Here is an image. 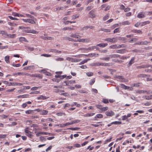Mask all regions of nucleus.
Returning <instances> with one entry per match:
<instances>
[{"label": "nucleus", "mask_w": 152, "mask_h": 152, "mask_svg": "<svg viewBox=\"0 0 152 152\" xmlns=\"http://www.w3.org/2000/svg\"><path fill=\"white\" fill-rule=\"evenodd\" d=\"M23 85V84L19 83H10L8 85L9 86H20Z\"/></svg>", "instance_id": "nucleus-12"}, {"label": "nucleus", "mask_w": 152, "mask_h": 152, "mask_svg": "<svg viewBox=\"0 0 152 152\" xmlns=\"http://www.w3.org/2000/svg\"><path fill=\"white\" fill-rule=\"evenodd\" d=\"M48 98V97L44 96L43 95H40L37 97V99L38 100H45Z\"/></svg>", "instance_id": "nucleus-17"}, {"label": "nucleus", "mask_w": 152, "mask_h": 152, "mask_svg": "<svg viewBox=\"0 0 152 152\" xmlns=\"http://www.w3.org/2000/svg\"><path fill=\"white\" fill-rule=\"evenodd\" d=\"M151 66V65H150L148 64H143L137 66V68L138 69H139L141 68H146L150 66Z\"/></svg>", "instance_id": "nucleus-15"}, {"label": "nucleus", "mask_w": 152, "mask_h": 152, "mask_svg": "<svg viewBox=\"0 0 152 152\" xmlns=\"http://www.w3.org/2000/svg\"><path fill=\"white\" fill-rule=\"evenodd\" d=\"M23 21L26 23H29L31 24H35L36 22L32 18L31 19H23Z\"/></svg>", "instance_id": "nucleus-4"}, {"label": "nucleus", "mask_w": 152, "mask_h": 152, "mask_svg": "<svg viewBox=\"0 0 152 152\" xmlns=\"http://www.w3.org/2000/svg\"><path fill=\"white\" fill-rule=\"evenodd\" d=\"M125 50V49L117 50H116V52L117 53L123 54L125 53V52L124 51Z\"/></svg>", "instance_id": "nucleus-25"}, {"label": "nucleus", "mask_w": 152, "mask_h": 152, "mask_svg": "<svg viewBox=\"0 0 152 152\" xmlns=\"http://www.w3.org/2000/svg\"><path fill=\"white\" fill-rule=\"evenodd\" d=\"M48 113V111L46 110H42L40 114L42 115H46Z\"/></svg>", "instance_id": "nucleus-30"}, {"label": "nucleus", "mask_w": 152, "mask_h": 152, "mask_svg": "<svg viewBox=\"0 0 152 152\" xmlns=\"http://www.w3.org/2000/svg\"><path fill=\"white\" fill-rule=\"evenodd\" d=\"M86 74L88 77H90L93 75V73L91 72H88L86 73Z\"/></svg>", "instance_id": "nucleus-48"}, {"label": "nucleus", "mask_w": 152, "mask_h": 152, "mask_svg": "<svg viewBox=\"0 0 152 152\" xmlns=\"http://www.w3.org/2000/svg\"><path fill=\"white\" fill-rule=\"evenodd\" d=\"M120 32V31L119 30V28H117L115 29L113 31L114 33H117V32Z\"/></svg>", "instance_id": "nucleus-58"}, {"label": "nucleus", "mask_w": 152, "mask_h": 152, "mask_svg": "<svg viewBox=\"0 0 152 152\" xmlns=\"http://www.w3.org/2000/svg\"><path fill=\"white\" fill-rule=\"evenodd\" d=\"M80 122V120L78 119L77 120H73L71 121V122L72 123V124H75V123H77Z\"/></svg>", "instance_id": "nucleus-36"}, {"label": "nucleus", "mask_w": 152, "mask_h": 152, "mask_svg": "<svg viewBox=\"0 0 152 152\" xmlns=\"http://www.w3.org/2000/svg\"><path fill=\"white\" fill-rule=\"evenodd\" d=\"M118 49L121 48H125L126 47V45L125 44H122L121 45L118 44Z\"/></svg>", "instance_id": "nucleus-47"}, {"label": "nucleus", "mask_w": 152, "mask_h": 152, "mask_svg": "<svg viewBox=\"0 0 152 152\" xmlns=\"http://www.w3.org/2000/svg\"><path fill=\"white\" fill-rule=\"evenodd\" d=\"M23 31L26 33H31L34 34H37L38 33V32L34 30L31 29L28 27H25Z\"/></svg>", "instance_id": "nucleus-1"}, {"label": "nucleus", "mask_w": 152, "mask_h": 152, "mask_svg": "<svg viewBox=\"0 0 152 152\" xmlns=\"http://www.w3.org/2000/svg\"><path fill=\"white\" fill-rule=\"evenodd\" d=\"M50 52H52L53 53H61V51H59L56 49H51L50 50Z\"/></svg>", "instance_id": "nucleus-26"}, {"label": "nucleus", "mask_w": 152, "mask_h": 152, "mask_svg": "<svg viewBox=\"0 0 152 152\" xmlns=\"http://www.w3.org/2000/svg\"><path fill=\"white\" fill-rule=\"evenodd\" d=\"M53 91V92L55 93L62 92H64V90L58 89H54Z\"/></svg>", "instance_id": "nucleus-35"}, {"label": "nucleus", "mask_w": 152, "mask_h": 152, "mask_svg": "<svg viewBox=\"0 0 152 152\" xmlns=\"http://www.w3.org/2000/svg\"><path fill=\"white\" fill-rule=\"evenodd\" d=\"M132 32L134 33H137L138 34H142V31L140 30H138L136 29H134L132 31Z\"/></svg>", "instance_id": "nucleus-29"}, {"label": "nucleus", "mask_w": 152, "mask_h": 152, "mask_svg": "<svg viewBox=\"0 0 152 152\" xmlns=\"http://www.w3.org/2000/svg\"><path fill=\"white\" fill-rule=\"evenodd\" d=\"M43 39L45 40H53L54 38L51 37H43Z\"/></svg>", "instance_id": "nucleus-40"}, {"label": "nucleus", "mask_w": 152, "mask_h": 152, "mask_svg": "<svg viewBox=\"0 0 152 152\" xmlns=\"http://www.w3.org/2000/svg\"><path fill=\"white\" fill-rule=\"evenodd\" d=\"M103 117V115L101 114H98L95 117V118H101Z\"/></svg>", "instance_id": "nucleus-28"}, {"label": "nucleus", "mask_w": 152, "mask_h": 152, "mask_svg": "<svg viewBox=\"0 0 152 152\" xmlns=\"http://www.w3.org/2000/svg\"><path fill=\"white\" fill-rule=\"evenodd\" d=\"M102 101L105 104H107L109 102L108 99H103L102 100Z\"/></svg>", "instance_id": "nucleus-54"}, {"label": "nucleus", "mask_w": 152, "mask_h": 152, "mask_svg": "<svg viewBox=\"0 0 152 152\" xmlns=\"http://www.w3.org/2000/svg\"><path fill=\"white\" fill-rule=\"evenodd\" d=\"M60 80H61L60 79H56H56L54 78L52 80L53 81L56 82L57 83L59 82L60 81Z\"/></svg>", "instance_id": "nucleus-64"}, {"label": "nucleus", "mask_w": 152, "mask_h": 152, "mask_svg": "<svg viewBox=\"0 0 152 152\" xmlns=\"http://www.w3.org/2000/svg\"><path fill=\"white\" fill-rule=\"evenodd\" d=\"M29 97V95L28 94H25L21 95H19L17 96L18 98H28Z\"/></svg>", "instance_id": "nucleus-18"}, {"label": "nucleus", "mask_w": 152, "mask_h": 152, "mask_svg": "<svg viewBox=\"0 0 152 152\" xmlns=\"http://www.w3.org/2000/svg\"><path fill=\"white\" fill-rule=\"evenodd\" d=\"M65 39L71 41H75V39L70 37H66Z\"/></svg>", "instance_id": "nucleus-42"}, {"label": "nucleus", "mask_w": 152, "mask_h": 152, "mask_svg": "<svg viewBox=\"0 0 152 152\" xmlns=\"http://www.w3.org/2000/svg\"><path fill=\"white\" fill-rule=\"evenodd\" d=\"M7 136V135L6 134H0V139L5 138Z\"/></svg>", "instance_id": "nucleus-56"}, {"label": "nucleus", "mask_w": 152, "mask_h": 152, "mask_svg": "<svg viewBox=\"0 0 152 152\" xmlns=\"http://www.w3.org/2000/svg\"><path fill=\"white\" fill-rule=\"evenodd\" d=\"M25 15H26V17L28 18H30L32 19H33L34 18V17L33 16L31 15H30V14H25Z\"/></svg>", "instance_id": "nucleus-60"}, {"label": "nucleus", "mask_w": 152, "mask_h": 152, "mask_svg": "<svg viewBox=\"0 0 152 152\" xmlns=\"http://www.w3.org/2000/svg\"><path fill=\"white\" fill-rule=\"evenodd\" d=\"M93 8V6L91 5L87 7L86 8V10L89 11Z\"/></svg>", "instance_id": "nucleus-45"}, {"label": "nucleus", "mask_w": 152, "mask_h": 152, "mask_svg": "<svg viewBox=\"0 0 152 152\" xmlns=\"http://www.w3.org/2000/svg\"><path fill=\"white\" fill-rule=\"evenodd\" d=\"M142 98H144V99H145L147 100H149L151 99V98H150V97H149V96H142Z\"/></svg>", "instance_id": "nucleus-52"}, {"label": "nucleus", "mask_w": 152, "mask_h": 152, "mask_svg": "<svg viewBox=\"0 0 152 152\" xmlns=\"http://www.w3.org/2000/svg\"><path fill=\"white\" fill-rule=\"evenodd\" d=\"M88 55V56L90 57H92L93 56L97 57L98 56L99 54H96L95 53H91V54H89Z\"/></svg>", "instance_id": "nucleus-38"}, {"label": "nucleus", "mask_w": 152, "mask_h": 152, "mask_svg": "<svg viewBox=\"0 0 152 152\" xmlns=\"http://www.w3.org/2000/svg\"><path fill=\"white\" fill-rule=\"evenodd\" d=\"M94 28V26H86L83 27L82 30H86L88 29H93Z\"/></svg>", "instance_id": "nucleus-13"}, {"label": "nucleus", "mask_w": 152, "mask_h": 152, "mask_svg": "<svg viewBox=\"0 0 152 152\" xmlns=\"http://www.w3.org/2000/svg\"><path fill=\"white\" fill-rule=\"evenodd\" d=\"M115 39V38H107L105 39H104V40L106 41L109 42H113L115 43L116 42V41L115 40H114Z\"/></svg>", "instance_id": "nucleus-11"}, {"label": "nucleus", "mask_w": 152, "mask_h": 152, "mask_svg": "<svg viewBox=\"0 0 152 152\" xmlns=\"http://www.w3.org/2000/svg\"><path fill=\"white\" fill-rule=\"evenodd\" d=\"M9 58L10 56H6L5 57V60L6 62L7 63H10L9 61Z\"/></svg>", "instance_id": "nucleus-39"}, {"label": "nucleus", "mask_w": 152, "mask_h": 152, "mask_svg": "<svg viewBox=\"0 0 152 152\" xmlns=\"http://www.w3.org/2000/svg\"><path fill=\"white\" fill-rule=\"evenodd\" d=\"M107 45V43H99L96 45L97 46H99L101 48H104Z\"/></svg>", "instance_id": "nucleus-21"}, {"label": "nucleus", "mask_w": 152, "mask_h": 152, "mask_svg": "<svg viewBox=\"0 0 152 152\" xmlns=\"http://www.w3.org/2000/svg\"><path fill=\"white\" fill-rule=\"evenodd\" d=\"M141 84L140 83H133L132 85L133 87H139L140 86V84Z\"/></svg>", "instance_id": "nucleus-43"}, {"label": "nucleus", "mask_w": 152, "mask_h": 152, "mask_svg": "<svg viewBox=\"0 0 152 152\" xmlns=\"http://www.w3.org/2000/svg\"><path fill=\"white\" fill-rule=\"evenodd\" d=\"M19 41L21 42H28V41L24 37H21L19 38Z\"/></svg>", "instance_id": "nucleus-19"}, {"label": "nucleus", "mask_w": 152, "mask_h": 152, "mask_svg": "<svg viewBox=\"0 0 152 152\" xmlns=\"http://www.w3.org/2000/svg\"><path fill=\"white\" fill-rule=\"evenodd\" d=\"M96 48V46H92L88 47L86 49L87 50H91L95 49Z\"/></svg>", "instance_id": "nucleus-44"}, {"label": "nucleus", "mask_w": 152, "mask_h": 152, "mask_svg": "<svg viewBox=\"0 0 152 152\" xmlns=\"http://www.w3.org/2000/svg\"><path fill=\"white\" fill-rule=\"evenodd\" d=\"M33 112V110H26L25 111V113L26 114H29L32 113Z\"/></svg>", "instance_id": "nucleus-55"}, {"label": "nucleus", "mask_w": 152, "mask_h": 152, "mask_svg": "<svg viewBox=\"0 0 152 152\" xmlns=\"http://www.w3.org/2000/svg\"><path fill=\"white\" fill-rule=\"evenodd\" d=\"M110 48L112 49H118V44H115L110 45Z\"/></svg>", "instance_id": "nucleus-24"}, {"label": "nucleus", "mask_w": 152, "mask_h": 152, "mask_svg": "<svg viewBox=\"0 0 152 152\" xmlns=\"http://www.w3.org/2000/svg\"><path fill=\"white\" fill-rule=\"evenodd\" d=\"M135 59V58L134 57H133L131 58V60L129 61V63L127 64V66L128 67H129L134 62V60Z\"/></svg>", "instance_id": "nucleus-14"}, {"label": "nucleus", "mask_w": 152, "mask_h": 152, "mask_svg": "<svg viewBox=\"0 0 152 152\" xmlns=\"http://www.w3.org/2000/svg\"><path fill=\"white\" fill-rule=\"evenodd\" d=\"M79 15H78V14H75L74 15H73L72 16V18L73 19H76V18H78L79 17Z\"/></svg>", "instance_id": "nucleus-57"}, {"label": "nucleus", "mask_w": 152, "mask_h": 152, "mask_svg": "<svg viewBox=\"0 0 152 152\" xmlns=\"http://www.w3.org/2000/svg\"><path fill=\"white\" fill-rule=\"evenodd\" d=\"M76 42H89L91 41V40L90 39H78L76 41Z\"/></svg>", "instance_id": "nucleus-6"}, {"label": "nucleus", "mask_w": 152, "mask_h": 152, "mask_svg": "<svg viewBox=\"0 0 152 152\" xmlns=\"http://www.w3.org/2000/svg\"><path fill=\"white\" fill-rule=\"evenodd\" d=\"M95 113H87L84 115V117H90L94 115L95 114Z\"/></svg>", "instance_id": "nucleus-33"}, {"label": "nucleus", "mask_w": 152, "mask_h": 152, "mask_svg": "<svg viewBox=\"0 0 152 152\" xmlns=\"http://www.w3.org/2000/svg\"><path fill=\"white\" fill-rule=\"evenodd\" d=\"M110 56L108 57H104L103 58H102V59L104 60L105 61H109L110 60Z\"/></svg>", "instance_id": "nucleus-62"}, {"label": "nucleus", "mask_w": 152, "mask_h": 152, "mask_svg": "<svg viewBox=\"0 0 152 152\" xmlns=\"http://www.w3.org/2000/svg\"><path fill=\"white\" fill-rule=\"evenodd\" d=\"M116 78L119 79L121 82H127L128 80L124 78L123 76H118L116 77Z\"/></svg>", "instance_id": "nucleus-8"}, {"label": "nucleus", "mask_w": 152, "mask_h": 152, "mask_svg": "<svg viewBox=\"0 0 152 152\" xmlns=\"http://www.w3.org/2000/svg\"><path fill=\"white\" fill-rule=\"evenodd\" d=\"M151 22L150 21L148 20L141 23V26H143L146 25L150 23Z\"/></svg>", "instance_id": "nucleus-20"}, {"label": "nucleus", "mask_w": 152, "mask_h": 152, "mask_svg": "<svg viewBox=\"0 0 152 152\" xmlns=\"http://www.w3.org/2000/svg\"><path fill=\"white\" fill-rule=\"evenodd\" d=\"M138 40V39L135 38H132L129 41V42L132 43L133 42H136L137 40Z\"/></svg>", "instance_id": "nucleus-41"}, {"label": "nucleus", "mask_w": 152, "mask_h": 152, "mask_svg": "<svg viewBox=\"0 0 152 152\" xmlns=\"http://www.w3.org/2000/svg\"><path fill=\"white\" fill-rule=\"evenodd\" d=\"M7 37L8 38H15L16 36V34H7Z\"/></svg>", "instance_id": "nucleus-22"}, {"label": "nucleus", "mask_w": 152, "mask_h": 152, "mask_svg": "<svg viewBox=\"0 0 152 152\" xmlns=\"http://www.w3.org/2000/svg\"><path fill=\"white\" fill-rule=\"evenodd\" d=\"M79 129V128L78 127H75V128H67V129H70L73 130H77Z\"/></svg>", "instance_id": "nucleus-51"}, {"label": "nucleus", "mask_w": 152, "mask_h": 152, "mask_svg": "<svg viewBox=\"0 0 152 152\" xmlns=\"http://www.w3.org/2000/svg\"><path fill=\"white\" fill-rule=\"evenodd\" d=\"M120 55L117 54H113L110 55V58H117L120 57Z\"/></svg>", "instance_id": "nucleus-23"}, {"label": "nucleus", "mask_w": 152, "mask_h": 152, "mask_svg": "<svg viewBox=\"0 0 152 152\" xmlns=\"http://www.w3.org/2000/svg\"><path fill=\"white\" fill-rule=\"evenodd\" d=\"M64 59L62 58H58L55 59V60L57 61H63Z\"/></svg>", "instance_id": "nucleus-59"}, {"label": "nucleus", "mask_w": 152, "mask_h": 152, "mask_svg": "<svg viewBox=\"0 0 152 152\" xmlns=\"http://www.w3.org/2000/svg\"><path fill=\"white\" fill-rule=\"evenodd\" d=\"M63 30L64 31L68 30L69 31H71L74 30V29L73 28H69L68 27H66L64 28H63Z\"/></svg>", "instance_id": "nucleus-34"}, {"label": "nucleus", "mask_w": 152, "mask_h": 152, "mask_svg": "<svg viewBox=\"0 0 152 152\" xmlns=\"http://www.w3.org/2000/svg\"><path fill=\"white\" fill-rule=\"evenodd\" d=\"M93 66H102V63H100L99 62H98L95 63H94L92 64Z\"/></svg>", "instance_id": "nucleus-32"}, {"label": "nucleus", "mask_w": 152, "mask_h": 152, "mask_svg": "<svg viewBox=\"0 0 152 152\" xmlns=\"http://www.w3.org/2000/svg\"><path fill=\"white\" fill-rule=\"evenodd\" d=\"M28 127L24 129V132L26 134L27 136L30 138H31L33 137V135L31 134V132L28 130Z\"/></svg>", "instance_id": "nucleus-5"}, {"label": "nucleus", "mask_w": 152, "mask_h": 152, "mask_svg": "<svg viewBox=\"0 0 152 152\" xmlns=\"http://www.w3.org/2000/svg\"><path fill=\"white\" fill-rule=\"evenodd\" d=\"M121 24L122 25H129L130 24V23L129 22V21L128 20L124 21L122 22L121 23Z\"/></svg>", "instance_id": "nucleus-37"}, {"label": "nucleus", "mask_w": 152, "mask_h": 152, "mask_svg": "<svg viewBox=\"0 0 152 152\" xmlns=\"http://www.w3.org/2000/svg\"><path fill=\"white\" fill-rule=\"evenodd\" d=\"M105 114L107 116L110 117H112L115 115L114 112L111 110L106 111Z\"/></svg>", "instance_id": "nucleus-10"}, {"label": "nucleus", "mask_w": 152, "mask_h": 152, "mask_svg": "<svg viewBox=\"0 0 152 152\" xmlns=\"http://www.w3.org/2000/svg\"><path fill=\"white\" fill-rule=\"evenodd\" d=\"M34 66H30L27 67L26 70H30L31 69H34Z\"/></svg>", "instance_id": "nucleus-63"}, {"label": "nucleus", "mask_w": 152, "mask_h": 152, "mask_svg": "<svg viewBox=\"0 0 152 152\" xmlns=\"http://www.w3.org/2000/svg\"><path fill=\"white\" fill-rule=\"evenodd\" d=\"M129 56H122L121 58H120L122 60H125L127 58H129Z\"/></svg>", "instance_id": "nucleus-61"}, {"label": "nucleus", "mask_w": 152, "mask_h": 152, "mask_svg": "<svg viewBox=\"0 0 152 152\" xmlns=\"http://www.w3.org/2000/svg\"><path fill=\"white\" fill-rule=\"evenodd\" d=\"M94 10H92L90 11L89 14L90 16V17L91 18H94L95 17L96 15L94 13Z\"/></svg>", "instance_id": "nucleus-16"}, {"label": "nucleus", "mask_w": 152, "mask_h": 152, "mask_svg": "<svg viewBox=\"0 0 152 152\" xmlns=\"http://www.w3.org/2000/svg\"><path fill=\"white\" fill-rule=\"evenodd\" d=\"M113 124H116V125L121 124H122V123L121 122L118 121H115L113 122Z\"/></svg>", "instance_id": "nucleus-50"}, {"label": "nucleus", "mask_w": 152, "mask_h": 152, "mask_svg": "<svg viewBox=\"0 0 152 152\" xmlns=\"http://www.w3.org/2000/svg\"><path fill=\"white\" fill-rule=\"evenodd\" d=\"M7 23L9 25H10V26H13L17 25V24L11 23V22H8Z\"/></svg>", "instance_id": "nucleus-49"}, {"label": "nucleus", "mask_w": 152, "mask_h": 152, "mask_svg": "<svg viewBox=\"0 0 152 152\" xmlns=\"http://www.w3.org/2000/svg\"><path fill=\"white\" fill-rule=\"evenodd\" d=\"M137 17L140 18H143L145 17V12H142L139 13L137 15Z\"/></svg>", "instance_id": "nucleus-9"}, {"label": "nucleus", "mask_w": 152, "mask_h": 152, "mask_svg": "<svg viewBox=\"0 0 152 152\" xmlns=\"http://www.w3.org/2000/svg\"><path fill=\"white\" fill-rule=\"evenodd\" d=\"M96 106L97 108L101 110L103 107V106L102 105L100 104H96Z\"/></svg>", "instance_id": "nucleus-46"}, {"label": "nucleus", "mask_w": 152, "mask_h": 152, "mask_svg": "<svg viewBox=\"0 0 152 152\" xmlns=\"http://www.w3.org/2000/svg\"><path fill=\"white\" fill-rule=\"evenodd\" d=\"M66 59L69 61L72 62H77L80 61V60H81V59L73 58L70 57H66Z\"/></svg>", "instance_id": "nucleus-3"}, {"label": "nucleus", "mask_w": 152, "mask_h": 152, "mask_svg": "<svg viewBox=\"0 0 152 152\" xmlns=\"http://www.w3.org/2000/svg\"><path fill=\"white\" fill-rule=\"evenodd\" d=\"M135 91L136 93H138L139 94L144 93H146L147 94H150L149 91H147L146 90H135Z\"/></svg>", "instance_id": "nucleus-7"}, {"label": "nucleus", "mask_w": 152, "mask_h": 152, "mask_svg": "<svg viewBox=\"0 0 152 152\" xmlns=\"http://www.w3.org/2000/svg\"><path fill=\"white\" fill-rule=\"evenodd\" d=\"M103 31L106 32H110L111 31V30L110 29L104 28H101L99 30V31Z\"/></svg>", "instance_id": "nucleus-27"}, {"label": "nucleus", "mask_w": 152, "mask_h": 152, "mask_svg": "<svg viewBox=\"0 0 152 152\" xmlns=\"http://www.w3.org/2000/svg\"><path fill=\"white\" fill-rule=\"evenodd\" d=\"M90 60V58H88V59H85V60H83V61H82L80 62L79 64L81 65L82 64H83L87 62L88 61H89Z\"/></svg>", "instance_id": "nucleus-31"}, {"label": "nucleus", "mask_w": 152, "mask_h": 152, "mask_svg": "<svg viewBox=\"0 0 152 152\" xmlns=\"http://www.w3.org/2000/svg\"><path fill=\"white\" fill-rule=\"evenodd\" d=\"M56 115L58 116H61L63 115H65V114L64 113L60 112L57 113Z\"/></svg>", "instance_id": "nucleus-53"}, {"label": "nucleus", "mask_w": 152, "mask_h": 152, "mask_svg": "<svg viewBox=\"0 0 152 152\" xmlns=\"http://www.w3.org/2000/svg\"><path fill=\"white\" fill-rule=\"evenodd\" d=\"M83 33H75L74 34H72L70 35V37L72 38L78 39L79 37H81V36H83Z\"/></svg>", "instance_id": "nucleus-2"}]
</instances>
